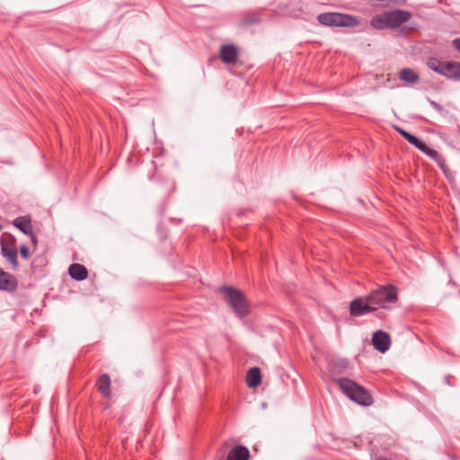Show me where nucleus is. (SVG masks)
<instances>
[{
	"label": "nucleus",
	"instance_id": "28",
	"mask_svg": "<svg viewBox=\"0 0 460 460\" xmlns=\"http://www.w3.org/2000/svg\"><path fill=\"white\" fill-rule=\"evenodd\" d=\"M221 460V459H220Z\"/></svg>",
	"mask_w": 460,
	"mask_h": 460
},
{
	"label": "nucleus",
	"instance_id": "2",
	"mask_svg": "<svg viewBox=\"0 0 460 460\" xmlns=\"http://www.w3.org/2000/svg\"><path fill=\"white\" fill-rule=\"evenodd\" d=\"M341 390L351 401L363 406H369L373 403V398L363 386L349 378H341L338 381Z\"/></svg>",
	"mask_w": 460,
	"mask_h": 460
},
{
	"label": "nucleus",
	"instance_id": "18",
	"mask_svg": "<svg viewBox=\"0 0 460 460\" xmlns=\"http://www.w3.org/2000/svg\"><path fill=\"white\" fill-rule=\"evenodd\" d=\"M447 63V61H441L437 58H429L427 59L426 65L427 66L436 72L438 75H443L445 67L444 66Z\"/></svg>",
	"mask_w": 460,
	"mask_h": 460
},
{
	"label": "nucleus",
	"instance_id": "9",
	"mask_svg": "<svg viewBox=\"0 0 460 460\" xmlns=\"http://www.w3.org/2000/svg\"><path fill=\"white\" fill-rule=\"evenodd\" d=\"M13 226L17 227L21 232L23 234L31 236V241L36 243L37 239L32 232V225L31 220L28 217H16L13 222Z\"/></svg>",
	"mask_w": 460,
	"mask_h": 460
},
{
	"label": "nucleus",
	"instance_id": "12",
	"mask_svg": "<svg viewBox=\"0 0 460 460\" xmlns=\"http://www.w3.org/2000/svg\"><path fill=\"white\" fill-rule=\"evenodd\" d=\"M96 386L98 391L102 394L104 398H111V379L107 374H102V376H99L96 382Z\"/></svg>",
	"mask_w": 460,
	"mask_h": 460
},
{
	"label": "nucleus",
	"instance_id": "11",
	"mask_svg": "<svg viewBox=\"0 0 460 460\" xmlns=\"http://www.w3.org/2000/svg\"><path fill=\"white\" fill-rule=\"evenodd\" d=\"M445 71L443 76L454 81H460V63L456 61H447L444 66Z\"/></svg>",
	"mask_w": 460,
	"mask_h": 460
},
{
	"label": "nucleus",
	"instance_id": "19",
	"mask_svg": "<svg viewBox=\"0 0 460 460\" xmlns=\"http://www.w3.org/2000/svg\"><path fill=\"white\" fill-rule=\"evenodd\" d=\"M370 4H372L375 6H380V7H386L390 4H405L406 0H368Z\"/></svg>",
	"mask_w": 460,
	"mask_h": 460
},
{
	"label": "nucleus",
	"instance_id": "27",
	"mask_svg": "<svg viewBox=\"0 0 460 460\" xmlns=\"http://www.w3.org/2000/svg\"><path fill=\"white\" fill-rule=\"evenodd\" d=\"M2 228H3V226H2V225L0 224V231L2 230Z\"/></svg>",
	"mask_w": 460,
	"mask_h": 460
},
{
	"label": "nucleus",
	"instance_id": "26",
	"mask_svg": "<svg viewBox=\"0 0 460 460\" xmlns=\"http://www.w3.org/2000/svg\"><path fill=\"white\" fill-rule=\"evenodd\" d=\"M431 105H432L435 109H437V110H439V111L441 110V107H440L438 103H436L435 102H431Z\"/></svg>",
	"mask_w": 460,
	"mask_h": 460
},
{
	"label": "nucleus",
	"instance_id": "23",
	"mask_svg": "<svg viewBox=\"0 0 460 460\" xmlns=\"http://www.w3.org/2000/svg\"><path fill=\"white\" fill-rule=\"evenodd\" d=\"M20 252H21V255L24 258V259H28L29 256H30V251H29V248L26 246V245H22L20 247Z\"/></svg>",
	"mask_w": 460,
	"mask_h": 460
},
{
	"label": "nucleus",
	"instance_id": "8",
	"mask_svg": "<svg viewBox=\"0 0 460 460\" xmlns=\"http://www.w3.org/2000/svg\"><path fill=\"white\" fill-rule=\"evenodd\" d=\"M372 343L376 350L385 353L389 349L391 339L388 333L383 331H377L373 334Z\"/></svg>",
	"mask_w": 460,
	"mask_h": 460
},
{
	"label": "nucleus",
	"instance_id": "10",
	"mask_svg": "<svg viewBox=\"0 0 460 460\" xmlns=\"http://www.w3.org/2000/svg\"><path fill=\"white\" fill-rule=\"evenodd\" d=\"M17 287L16 279L0 268V290L12 291Z\"/></svg>",
	"mask_w": 460,
	"mask_h": 460
},
{
	"label": "nucleus",
	"instance_id": "24",
	"mask_svg": "<svg viewBox=\"0 0 460 460\" xmlns=\"http://www.w3.org/2000/svg\"><path fill=\"white\" fill-rule=\"evenodd\" d=\"M395 129L397 130V132L404 138L406 139L407 137L410 135L409 132L405 131L404 129L401 128H398L396 127Z\"/></svg>",
	"mask_w": 460,
	"mask_h": 460
},
{
	"label": "nucleus",
	"instance_id": "16",
	"mask_svg": "<svg viewBox=\"0 0 460 460\" xmlns=\"http://www.w3.org/2000/svg\"><path fill=\"white\" fill-rule=\"evenodd\" d=\"M261 370L258 367H252L248 370L246 375V384L249 387L254 388L261 385Z\"/></svg>",
	"mask_w": 460,
	"mask_h": 460
},
{
	"label": "nucleus",
	"instance_id": "14",
	"mask_svg": "<svg viewBox=\"0 0 460 460\" xmlns=\"http://www.w3.org/2000/svg\"><path fill=\"white\" fill-rule=\"evenodd\" d=\"M250 452L244 446L234 447L227 455V460H248Z\"/></svg>",
	"mask_w": 460,
	"mask_h": 460
},
{
	"label": "nucleus",
	"instance_id": "25",
	"mask_svg": "<svg viewBox=\"0 0 460 460\" xmlns=\"http://www.w3.org/2000/svg\"><path fill=\"white\" fill-rule=\"evenodd\" d=\"M452 45L460 52V38H456L452 41Z\"/></svg>",
	"mask_w": 460,
	"mask_h": 460
},
{
	"label": "nucleus",
	"instance_id": "7",
	"mask_svg": "<svg viewBox=\"0 0 460 460\" xmlns=\"http://www.w3.org/2000/svg\"><path fill=\"white\" fill-rule=\"evenodd\" d=\"M2 255L10 262L13 269L18 267L17 248L15 240L11 238L10 241L1 240Z\"/></svg>",
	"mask_w": 460,
	"mask_h": 460
},
{
	"label": "nucleus",
	"instance_id": "17",
	"mask_svg": "<svg viewBox=\"0 0 460 460\" xmlns=\"http://www.w3.org/2000/svg\"><path fill=\"white\" fill-rule=\"evenodd\" d=\"M400 80L414 84L420 81V76L417 72L411 68H403L399 75Z\"/></svg>",
	"mask_w": 460,
	"mask_h": 460
},
{
	"label": "nucleus",
	"instance_id": "22",
	"mask_svg": "<svg viewBox=\"0 0 460 460\" xmlns=\"http://www.w3.org/2000/svg\"><path fill=\"white\" fill-rule=\"evenodd\" d=\"M438 165L443 170L444 172H447V168L446 165V161L442 155H440V159L436 160Z\"/></svg>",
	"mask_w": 460,
	"mask_h": 460
},
{
	"label": "nucleus",
	"instance_id": "6",
	"mask_svg": "<svg viewBox=\"0 0 460 460\" xmlns=\"http://www.w3.org/2000/svg\"><path fill=\"white\" fill-rule=\"evenodd\" d=\"M376 310V307L368 301L367 296L355 298L349 305V314L354 317L362 316Z\"/></svg>",
	"mask_w": 460,
	"mask_h": 460
},
{
	"label": "nucleus",
	"instance_id": "5",
	"mask_svg": "<svg viewBox=\"0 0 460 460\" xmlns=\"http://www.w3.org/2000/svg\"><path fill=\"white\" fill-rule=\"evenodd\" d=\"M367 299L376 308H387V304L396 303L397 290L391 285L382 286L372 290L369 295H367Z\"/></svg>",
	"mask_w": 460,
	"mask_h": 460
},
{
	"label": "nucleus",
	"instance_id": "15",
	"mask_svg": "<svg viewBox=\"0 0 460 460\" xmlns=\"http://www.w3.org/2000/svg\"><path fill=\"white\" fill-rule=\"evenodd\" d=\"M69 275L75 280H84L88 276L87 269L79 263L72 264L68 269Z\"/></svg>",
	"mask_w": 460,
	"mask_h": 460
},
{
	"label": "nucleus",
	"instance_id": "13",
	"mask_svg": "<svg viewBox=\"0 0 460 460\" xmlns=\"http://www.w3.org/2000/svg\"><path fill=\"white\" fill-rule=\"evenodd\" d=\"M220 58L226 64H232L237 58V49L234 45L222 46L220 49Z\"/></svg>",
	"mask_w": 460,
	"mask_h": 460
},
{
	"label": "nucleus",
	"instance_id": "4",
	"mask_svg": "<svg viewBox=\"0 0 460 460\" xmlns=\"http://www.w3.org/2000/svg\"><path fill=\"white\" fill-rule=\"evenodd\" d=\"M319 23L324 26L356 27L359 20L353 15L340 13H323L317 16Z\"/></svg>",
	"mask_w": 460,
	"mask_h": 460
},
{
	"label": "nucleus",
	"instance_id": "1",
	"mask_svg": "<svg viewBox=\"0 0 460 460\" xmlns=\"http://www.w3.org/2000/svg\"><path fill=\"white\" fill-rule=\"evenodd\" d=\"M411 13L404 10L386 11L372 17L370 24L376 30L396 29L407 22Z\"/></svg>",
	"mask_w": 460,
	"mask_h": 460
},
{
	"label": "nucleus",
	"instance_id": "20",
	"mask_svg": "<svg viewBox=\"0 0 460 460\" xmlns=\"http://www.w3.org/2000/svg\"><path fill=\"white\" fill-rule=\"evenodd\" d=\"M406 140L411 144L412 146H414L415 147H417L419 150L420 149H423V147H425V143L420 141L417 137L410 134Z\"/></svg>",
	"mask_w": 460,
	"mask_h": 460
},
{
	"label": "nucleus",
	"instance_id": "21",
	"mask_svg": "<svg viewBox=\"0 0 460 460\" xmlns=\"http://www.w3.org/2000/svg\"><path fill=\"white\" fill-rule=\"evenodd\" d=\"M420 151H422L424 154H426L428 156H429L431 159H433L434 161H436L437 159H440V154L432 149V148H429L426 144H425V147H423V149H420Z\"/></svg>",
	"mask_w": 460,
	"mask_h": 460
},
{
	"label": "nucleus",
	"instance_id": "3",
	"mask_svg": "<svg viewBox=\"0 0 460 460\" xmlns=\"http://www.w3.org/2000/svg\"><path fill=\"white\" fill-rule=\"evenodd\" d=\"M220 291L224 294L228 305L238 317L243 318L249 314V303L240 290L232 287H222Z\"/></svg>",
	"mask_w": 460,
	"mask_h": 460
}]
</instances>
